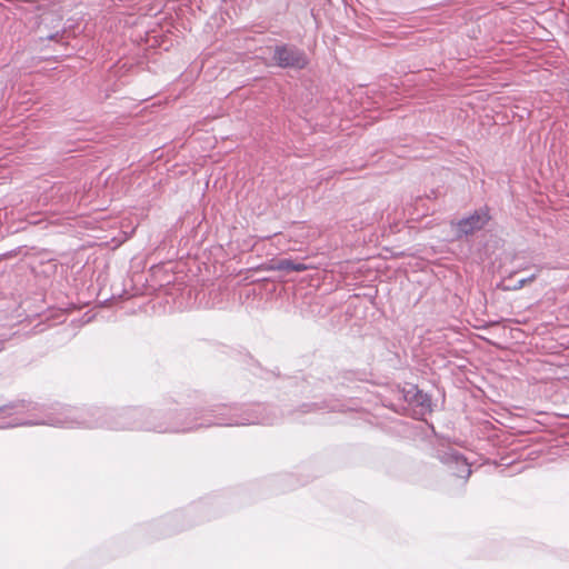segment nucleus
Returning a JSON list of instances; mask_svg holds the SVG:
<instances>
[{
    "label": "nucleus",
    "mask_w": 569,
    "mask_h": 569,
    "mask_svg": "<svg viewBox=\"0 0 569 569\" xmlns=\"http://www.w3.org/2000/svg\"><path fill=\"white\" fill-rule=\"evenodd\" d=\"M263 270H267V271H274V270L292 271L293 270V261L290 259L271 260L268 264H266L263 267Z\"/></svg>",
    "instance_id": "nucleus-3"
},
{
    "label": "nucleus",
    "mask_w": 569,
    "mask_h": 569,
    "mask_svg": "<svg viewBox=\"0 0 569 569\" xmlns=\"http://www.w3.org/2000/svg\"><path fill=\"white\" fill-rule=\"evenodd\" d=\"M536 279V276H531L530 278L528 279H522L519 281L518 286L515 287V289H520L522 288L525 284L529 283V282H532L533 280Z\"/></svg>",
    "instance_id": "nucleus-5"
},
{
    "label": "nucleus",
    "mask_w": 569,
    "mask_h": 569,
    "mask_svg": "<svg viewBox=\"0 0 569 569\" xmlns=\"http://www.w3.org/2000/svg\"><path fill=\"white\" fill-rule=\"evenodd\" d=\"M273 59L281 68L303 69L308 64V58L305 52L287 46L277 47Z\"/></svg>",
    "instance_id": "nucleus-1"
},
{
    "label": "nucleus",
    "mask_w": 569,
    "mask_h": 569,
    "mask_svg": "<svg viewBox=\"0 0 569 569\" xmlns=\"http://www.w3.org/2000/svg\"><path fill=\"white\" fill-rule=\"evenodd\" d=\"M489 219L490 217L487 211H483L481 213L477 212L470 216L469 218L459 221L458 227L462 233L469 234L476 230H480L488 222Z\"/></svg>",
    "instance_id": "nucleus-2"
},
{
    "label": "nucleus",
    "mask_w": 569,
    "mask_h": 569,
    "mask_svg": "<svg viewBox=\"0 0 569 569\" xmlns=\"http://www.w3.org/2000/svg\"><path fill=\"white\" fill-rule=\"evenodd\" d=\"M309 269V266L301 263V262H295L293 261V270L296 272H302Z\"/></svg>",
    "instance_id": "nucleus-4"
}]
</instances>
